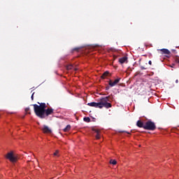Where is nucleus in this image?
<instances>
[{"mask_svg": "<svg viewBox=\"0 0 179 179\" xmlns=\"http://www.w3.org/2000/svg\"><path fill=\"white\" fill-rule=\"evenodd\" d=\"M64 132H68L69 131H71V125L68 124L64 129H63Z\"/></svg>", "mask_w": 179, "mask_h": 179, "instance_id": "obj_12", "label": "nucleus"}, {"mask_svg": "<svg viewBox=\"0 0 179 179\" xmlns=\"http://www.w3.org/2000/svg\"><path fill=\"white\" fill-rule=\"evenodd\" d=\"M136 126L138 127V128H143V129H145V124L141 120L137 121Z\"/></svg>", "mask_w": 179, "mask_h": 179, "instance_id": "obj_8", "label": "nucleus"}, {"mask_svg": "<svg viewBox=\"0 0 179 179\" xmlns=\"http://www.w3.org/2000/svg\"><path fill=\"white\" fill-rule=\"evenodd\" d=\"M173 51H176V50H173Z\"/></svg>", "mask_w": 179, "mask_h": 179, "instance_id": "obj_25", "label": "nucleus"}, {"mask_svg": "<svg viewBox=\"0 0 179 179\" xmlns=\"http://www.w3.org/2000/svg\"><path fill=\"white\" fill-rule=\"evenodd\" d=\"M110 164L115 165V164H117V161L115 159H110Z\"/></svg>", "mask_w": 179, "mask_h": 179, "instance_id": "obj_15", "label": "nucleus"}, {"mask_svg": "<svg viewBox=\"0 0 179 179\" xmlns=\"http://www.w3.org/2000/svg\"><path fill=\"white\" fill-rule=\"evenodd\" d=\"M29 111H30V108H25V112H27L28 114H31V113L29 112Z\"/></svg>", "mask_w": 179, "mask_h": 179, "instance_id": "obj_16", "label": "nucleus"}, {"mask_svg": "<svg viewBox=\"0 0 179 179\" xmlns=\"http://www.w3.org/2000/svg\"><path fill=\"white\" fill-rule=\"evenodd\" d=\"M119 63L122 65V64H128V57L124 56L119 59Z\"/></svg>", "mask_w": 179, "mask_h": 179, "instance_id": "obj_6", "label": "nucleus"}, {"mask_svg": "<svg viewBox=\"0 0 179 179\" xmlns=\"http://www.w3.org/2000/svg\"><path fill=\"white\" fill-rule=\"evenodd\" d=\"M141 69L143 71L145 70V69H148V68L143 67V66H141Z\"/></svg>", "mask_w": 179, "mask_h": 179, "instance_id": "obj_21", "label": "nucleus"}, {"mask_svg": "<svg viewBox=\"0 0 179 179\" xmlns=\"http://www.w3.org/2000/svg\"><path fill=\"white\" fill-rule=\"evenodd\" d=\"M108 71H105L101 76V79H106V76H108Z\"/></svg>", "mask_w": 179, "mask_h": 179, "instance_id": "obj_13", "label": "nucleus"}, {"mask_svg": "<svg viewBox=\"0 0 179 179\" xmlns=\"http://www.w3.org/2000/svg\"><path fill=\"white\" fill-rule=\"evenodd\" d=\"M38 104H39V106L37 104H33L32 106H34V113L38 117V118L44 120V118H47V117L54 114V110L52 108H47V105L45 103H40L38 102Z\"/></svg>", "mask_w": 179, "mask_h": 179, "instance_id": "obj_1", "label": "nucleus"}, {"mask_svg": "<svg viewBox=\"0 0 179 179\" xmlns=\"http://www.w3.org/2000/svg\"><path fill=\"white\" fill-rule=\"evenodd\" d=\"M6 157L8 160H10L11 163H16L17 162V156L13 154V151H10V152H8Z\"/></svg>", "mask_w": 179, "mask_h": 179, "instance_id": "obj_4", "label": "nucleus"}, {"mask_svg": "<svg viewBox=\"0 0 179 179\" xmlns=\"http://www.w3.org/2000/svg\"><path fill=\"white\" fill-rule=\"evenodd\" d=\"M42 131L44 132V134H51V130L48 127V126L45 125L43 126Z\"/></svg>", "mask_w": 179, "mask_h": 179, "instance_id": "obj_9", "label": "nucleus"}, {"mask_svg": "<svg viewBox=\"0 0 179 179\" xmlns=\"http://www.w3.org/2000/svg\"><path fill=\"white\" fill-rule=\"evenodd\" d=\"M161 52L165 55H170L171 52L168 49H161Z\"/></svg>", "mask_w": 179, "mask_h": 179, "instance_id": "obj_10", "label": "nucleus"}, {"mask_svg": "<svg viewBox=\"0 0 179 179\" xmlns=\"http://www.w3.org/2000/svg\"><path fill=\"white\" fill-rule=\"evenodd\" d=\"M83 121H85V122H90V117H85L83 118Z\"/></svg>", "mask_w": 179, "mask_h": 179, "instance_id": "obj_14", "label": "nucleus"}, {"mask_svg": "<svg viewBox=\"0 0 179 179\" xmlns=\"http://www.w3.org/2000/svg\"><path fill=\"white\" fill-rule=\"evenodd\" d=\"M144 129L147 131H155L156 129V124L152 120H148L145 123Z\"/></svg>", "mask_w": 179, "mask_h": 179, "instance_id": "obj_3", "label": "nucleus"}, {"mask_svg": "<svg viewBox=\"0 0 179 179\" xmlns=\"http://www.w3.org/2000/svg\"><path fill=\"white\" fill-rule=\"evenodd\" d=\"M148 64H149V65H152V61L150 60V61L148 62Z\"/></svg>", "mask_w": 179, "mask_h": 179, "instance_id": "obj_23", "label": "nucleus"}, {"mask_svg": "<svg viewBox=\"0 0 179 179\" xmlns=\"http://www.w3.org/2000/svg\"><path fill=\"white\" fill-rule=\"evenodd\" d=\"M92 131L96 134V139H100L101 137V135L100 134V131L98 129L92 128Z\"/></svg>", "mask_w": 179, "mask_h": 179, "instance_id": "obj_7", "label": "nucleus"}, {"mask_svg": "<svg viewBox=\"0 0 179 179\" xmlns=\"http://www.w3.org/2000/svg\"><path fill=\"white\" fill-rule=\"evenodd\" d=\"M106 90H110V87H109V86H107V87H106Z\"/></svg>", "mask_w": 179, "mask_h": 179, "instance_id": "obj_22", "label": "nucleus"}, {"mask_svg": "<svg viewBox=\"0 0 179 179\" xmlns=\"http://www.w3.org/2000/svg\"><path fill=\"white\" fill-rule=\"evenodd\" d=\"M175 62H176L177 64H179V58H178V57H176L175 58Z\"/></svg>", "mask_w": 179, "mask_h": 179, "instance_id": "obj_17", "label": "nucleus"}, {"mask_svg": "<svg viewBox=\"0 0 179 179\" xmlns=\"http://www.w3.org/2000/svg\"><path fill=\"white\" fill-rule=\"evenodd\" d=\"M66 69L68 71H71V69H74V71H76V69H75V67H73V65L72 64H69L66 66Z\"/></svg>", "mask_w": 179, "mask_h": 179, "instance_id": "obj_11", "label": "nucleus"}, {"mask_svg": "<svg viewBox=\"0 0 179 179\" xmlns=\"http://www.w3.org/2000/svg\"><path fill=\"white\" fill-rule=\"evenodd\" d=\"M80 50V48H75L73 49V51H79Z\"/></svg>", "mask_w": 179, "mask_h": 179, "instance_id": "obj_18", "label": "nucleus"}, {"mask_svg": "<svg viewBox=\"0 0 179 179\" xmlns=\"http://www.w3.org/2000/svg\"><path fill=\"white\" fill-rule=\"evenodd\" d=\"M176 83H178V80H176Z\"/></svg>", "mask_w": 179, "mask_h": 179, "instance_id": "obj_24", "label": "nucleus"}, {"mask_svg": "<svg viewBox=\"0 0 179 179\" xmlns=\"http://www.w3.org/2000/svg\"><path fill=\"white\" fill-rule=\"evenodd\" d=\"M90 107H94L95 108H111L113 105L111 104V96H108L100 99L99 102H90L87 103Z\"/></svg>", "mask_w": 179, "mask_h": 179, "instance_id": "obj_2", "label": "nucleus"}, {"mask_svg": "<svg viewBox=\"0 0 179 179\" xmlns=\"http://www.w3.org/2000/svg\"><path fill=\"white\" fill-rule=\"evenodd\" d=\"M120 80H121V78H117L113 82V80H110L108 82V85L110 87H114V86H117V85H118V83H120Z\"/></svg>", "mask_w": 179, "mask_h": 179, "instance_id": "obj_5", "label": "nucleus"}, {"mask_svg": "<svg viewBox=\"0 0 179 179\" xmlns=\"http://www.w3.org/2000/svg\"><path fill=\"white\" fill-rule=\"evenodd\" d=\"M59 152V150H56V152L54 153V156H57Z\"/></svg>", "mask_w": 179, "mask_h": 179, "instance_id": "obj_19", "label": "nucleus"}, {"mask_svg": "<svg viewBox=\"0 0 179 179\" xmlns=\"http://www.w3.org/2000/svg\"><path fill=\"white\" fill-rule=\"evenodd\" d=\"M31 99V100H34V92L32 94Z\"/></svg>", "mask_w": 179, "mask_h": 179, "instance_id": "obj_20", "label": "nucleus"}]
</instances>
